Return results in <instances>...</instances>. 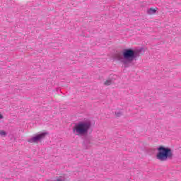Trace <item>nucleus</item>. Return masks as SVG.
I'll return each instance as SVG.
<instances>
[{
	"mask_svg": "<svg viewBox=\"0 0 181 181\" xmlns=\"http://www.w3.org/2000/svg\"><path fill=\"white\" fill-rule=\"evenodd\" d=\"M47 135V132H42L38 134H35L31 138L28 139V142L30 144H39L42 139H45V136Z\"/></svg>",
	"mask_w": 181,
	"mask_h": 181,
	"instance_id": "20e7f679",
	"label": "nucleus"
},
{
	"mask_svg": "<svg viewBox=\"0 0 181 181\" xmlns=\"http://www.w3.org/2000/svg\"><path fill=\"white\" fill-rule=\"evenodd\" d=\"M116 117H121L122 115V110H117L115 112Z\"/></svg>",
	"mask_w": 181,
	"mask_h": 181,
	"instance_id": "6e6552de",
	"label": "nucleus"
},
{
	"mask_svg": "<svg viewBox=\"0 0 181 181\" xmlns=\"http://www.w3.org/2000/svg\"><path fill=\"white\" fill-rule=\"evenodd\" d=\"M91 129V121L85 119L76 123L72 128L73 133L76 136H84L88 134V131Z\"/></svg>",
	"mask_w": 181,
	"mask_h": 181,
	"instance_id": "f257e3e1",
	"label": "nucleus"
},
{
	"mask_svg": "<svg viewBox=\"0 0 181 181\" xmlns=\"http://www.w3.org/2000/svg\"><path fill=\"white\" fill-rule=\"evenodd\" d=\"M0 119H4V116L0 113Z\"/></svg>",
	"mask_w": 181,
	"mask_h": 181,
	"instance_id": "9b49d317",
	"label": "nucleus"
},
{
	"mask_svg": "<svg viewBox=\"0 0 181 181\" xmlns=\"http://www.w3.org/2000/svg\"><path fill=\"white\" fill-rule=\"evenodd\" d=\"M173 158V151L170 148L160 146L158 148V153H156V159L160 162H166L169 159Z\"/></svg>",
	"mask_w": 181,
	"mask_h": 181,
	"instance_id": "7ed1b4c3",
	"label": "nucleus"
},
{
	"mask_svg": "<svg viewBox=\"0 0 181 181\" xmlns=\"http://www.w3.org/2000/svg\"><path fill=\"white\" fill-rule=\"evenodd\" d=\"M111 83H112V81H111V79H108L105 82V86H110Z\"/></svg>",
	"mask_w": 181,
	"mask_h": 181,
	"instance_id": "1a4fd4ad",
	"label": "nucleus"
},
{
	"mask_svg": "<svg viewBox=\"0 0 181 181\" xmlns=\"http://www.w3.org/2000/svg\"><path fill=\"white\" fill-rule=\"evenodd\" d=\"M85 146H86V148H90V146H91V141H90L89 139H86L83 142Z\"/></svg>",
	"mask_w": 181,
	"mask_h": 181,
	"instance_id": "423d86ee",
	"label": "nucleus"
},
{
	"mask_svg": "<svg viewBox=\"0 0 181 181\" xmlns=\"http://www.w3.org/2000/svg\"><path fill=\"white\" fill-rule=\"evenodd\" d=\"M148 15H155L156 13V9L155 8H149L147 11Z\"/></svg>",
	"mask_w": 181,
	"mask_h": 181,
	"instance_id": "39448f33",
	"label": "nucleus"
},
{
	"mask_svg": "<svg viewBox=\"0 0 181 181\" xmlns=\"http://www.w3.org/2000/svg\"><path fill=\"white\" fill-rule=\"evenodd\" d=\"M122 56L123 57L119 58V60L124 67L127 68L131 66V63L134 60H136L138 53L135 52L132 49H124L122 51Z\"/></svg>",
	"mask_w": 181,
	"mask_h": 181,
	"instance_id": "f03ea898",
	"label": "nucleus"
},
{
	"mask_svg": "<svg viewBox=\"0 0 181 181\" xmlns=\"http://www.w3.org/2000/svg\"><path fill=\"white\" fill-rule=\"evenodd\" d=\"M64 180H65L64 177L60 176L57 177L56 180H54V181H64ZM48 181H53V180H48Z\"/></svg>",
	"mask_w": 181,
	"mask_h": 181,
	"instance_id": "0eeeda50",
	"label": "nucleus"
},
{
	"mask_svg": "<svg viewBox=\"0 0 181 181\" xmlns=\"http://www.w3.org/2000/svg\"><path fill=\"white\" fill-rule=\"evenodd\" d=\"M0 135H1V136H5V135H6V132H5L4 131H1L0 132Z\"/></svg>",
	"mask_w": 181,
	"mask_h": 181,
	"instance_id": "9d476101",
	"label": "nucleus"
}]
</instances>
